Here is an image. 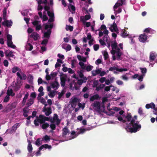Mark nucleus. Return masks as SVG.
<instances>
[{
  "instance_id": "obj_1",
  "label": "nucleus",
  "mask_w": 157,
  "mask_h": 157,
  "mask_svg": "<svg viewBox=\"0 0 157 157\" xmlns=\"http://www.w3.org/2000/svg\"><path fill=\"white\" fill-rule=\"evenodd\" d=\"M117 113L116 117L118 120L126 124L125 127L126 130L131 133L136 132L141 128V125L139 124V122L137 121V116H134L132 118L130 113L125 115L124 114V111L121 110Z\"/></svg>"
},
{
  "instance_id": "obj_2",
  "label": "nucleus",
  "mask_w": 157,
  "mask_h": 157,
  "mask_svg": "<svg viewBox=\"0 0 157 157\" xmlns=\"http://www.w3.org/2000/svg\"><path fill=\"white\" fill-rule=\"evenodd\" d=\"M45 11L44 12V14L43 16V21H45L48 20V17L46 15L47 13L48 16L50 17V18L48 21V24H47L44 25L45 26V29L46 30H48L50 29L52 27V25L51 24H50V22H52L54 21V14L53 11H48L49 9V7L48 6H45L44 7Z\"/></svg>"
},
{
  "instance_id": "obj_3",
  "label": "nucleus",
  "mask_w": 157,
  "mask_h": 157,
  "mask_svg": "<svg viewBox=\"0 0 157 157\" xmlns=\"http://www.w3.org/2000/svg\"><path fill=\"white\" fill-rule=\"evenodd\" d=\"M111 46L112 49L111 51V53L113 55V59L114 60L116 59V57L119 58L122 54V51L123 50V44H120L119 46V48L117 45V43L116 41H113Z\"/></svg>"
},
{
  "instance_id": "obj_4",
  "label": "nucleus",
  "mask_w": 157,
  "mask_h": 157,
  "mask_svg": "<svg viewBox=\"0 0 157 157\" xmlns=\"http://www.w3.org/2000/svg\"><path fill=\"white\" fill-rule=\"evenodd\" d=\"M77 57L79 61L78 64L82 69L85 70L87 71H89L92 70L93 68V66L90 65L86 66V65L84 64V63L86 61L87 59L89 58V56H87V57H84L80 55H78Z\"/></svg>"
},
{
  "instance_id": "obj_5",
  "label": "nucleus",
  "mask_w": 157,
  "mask_h": 157,
  "mask_svg": "<svg viewBox=\"0 0 157 157\" xmlns=\"http://www.w3.org/2000/svg\"><path fill=\"white\" fill-rule=\"evenodd\" d=\"M49 119L45 117L44 115H40L38 118L35 120L34 124L35 125L37 126L39 125V124L43 123L42 125V128L43 129H46L48 127H50V125L47 123H44L45 121H49Z\"/></svg>"
},
{
  "instance_id": "obj_6",
  "label": "nucleus",
  "mask_w": 157,
  "mask_h": 157,
  "mask_svg": "<svg viewBox=\"0 0 157 157\" xmlns=\"http://www.w3.org/2000/svg\"><path fill=\"white\" fill-rule=\"evenodd\" d=\"M74 132H72L70 134L67 128L65 127L63 130L62 136L63 137L67 138L66 140L73 139L77 136Z\"/></svg>"
},
{
  "instance_id": "obj_7",
  "label": "nucleus",
  "mask_w": 157,
  "mask_h": 157,
  "mask_svg": "<svg viewBox=\"0 0 157 157\" xmlns=\"http://www.w3.org/2000/svg\"><path fill=\"white\" fill-rule=\"evenodd\" d=\"M49 120L51 122L50 125L51 130H50L49 132L52 133L53 130L55 129L56 127L54 124H58L59 123L60 121L58 118V116L56 114H54L53 118H52L51 119H49Z\"/></svg>"
},
{
  "instance_id": "obj_8",
  "label": "nucleus",
  "mask_w": 157,
  "mask_h": 157,
  "mask_svg": "<svg viewBox=\"0 0 157 157\" xmlns=\"http://www.w3.org/2000/svg\"><path fill=\"white\" fill-rule=\"evenodd\" d=\"M91 105L94 109L98 112H103L104 110V106L99 101H94Z\"/></svg>"
},
{
  "instance_id": "obj_9",
  "label": "nucleus",
  "mask_w": 157,
  "mask_h": 157,
  "mask_svg": "<svg viewBox=\"0 0 157 157\" xmlns=\"http://www.w3.org/2000/svg\"><path fill=\"white\" fill-rule=\"evenodd\" d=\"M48 0H38V11L41 10L43 8V7L45 6H47V2ZM50 4L52 5L53 4L52 0H50Z\"/></svg>"
},
{
  "instance_id": "obj_10",
  "label": "nucleus",
  "mask_w": 157,
  "mask_h": 157,
  "mask_svg": "<svg viewBox=\"0 0 157 157\" xmlns=\"http://www.w3.org/2000/svg\"><path fill=\"white\" fill-rule=\"evenodd\" d=\"M42 32H44L43 31H42ZM51 32V29H48L46 32H44V39L41 43V44L43 45L44 46H46V44H47L48 41V39L50 36Z\"/></svg>"
},
{
  "instance_id": "obj_11",
  "label": "nucleus",
  "mask_w": 157,
  "mask_h": 157,
  "mask_svg": "<svg viewBox=\"0 0 157 157\" xmlns=\"http://www.w3.org/2000/svg\"><path fill=\"white\" fill-rule=\"evenodd\" d=\"M122 5V3H121L119 2H117L113 6L114 13L116 16L117 14L120 13L122 11L120 7Z\"/></svg>"
},
{
  "instance_id": "obj_12",
  "label": "nucleus",
  "mask_w": 157,
  "mask_h": 157,
  "mask_svg": "<svg viewBox=\"0 0 157 157\" xmlns=\"http://www.w3.org/2000/svg\"><path fill=\"white\" fill-rule=\"evenodd\" d=\"M6 14V11H4L3 13V18L4 20L2 24L5 26L8 27H10L12 25V21L11 20H8L6 19L5 16Z\"/></svg>"
},
{
  "instance_id": "obj_13",
  "label": "nucleus",
  "mask_w": 157,
  "mask_h": 157,
  "mask_svg": "<svg viewBox=\"0 0 157 157\" xmlns=\"http://www.w3.org/2000/svg\"><path fill=\"white\" fill-rule=\"evenodd\" d=\"M109 71H113L115 74L118 73L119 72L125 71H127L126 68H119L116 67H110L109 69Z\"/></svg>"
},
{
  "instance_id": "obj_14",
  "label": "nucleus",
  "mask_w": 157,
  "mask_h": 157,
  "mask_svg": "<svg viewBox=\"0 0 157 157\" xmlns=\"http://www.w3.org/2000/svg\"><path fill=\"white\" fill-rule=\"evenodd\" d=\"M6 37L8 46L12 48H16V46L15 45L13 44L12 41V36L8 34Z\"/></svg>"
},
{
  "instance_id": "obj_15",
  "label": "nucleus",
  "mask_w": 157,
  "mask_h": 157,
  "mask_svg": "<svg viewBox=\"0 0 157 157\" xmlns=\"http://www.w3.org/2000/svg\"><path fill=\"white\" fill-rule=\"evenodd\" d=\"M16 105V103L14 102L11 104H8L5 108V111L7 112L10 111L12 109L15 108Z\"/></svg>"
},
{
  "instance_id": "obj_16",
  "label": "nucleus",
  "mask_w": 157,
  "mask_h": 157,
  "mask_svg": "<svg viewBox=\"0 0 157 157\" xmlns=\"http://www.w3.org/2000/svg\"><path fill=\"white\" fill-rule=\"evenodd\" d=\"M28 144L27 147V149L29 152L28 153V155L29 157H31L33 156L34 155L32 153L33 151V147L29 140H28Z\"/></svg>"
},
{
  "instance_id": "obj_17",
  "label": "nucleus",
  "mask_w": 157,
  "mask_h": 157,
  "mask_svg": "<svg viewBox=\"0 0 157 157\" xmlns=\"http://www.w3.org/2000/svg\"><path fill=\"white\" fill-rule=\"evenodd\" d=\"M47 90L49 92L48 95L51 98H53L56 94V91L54 90H52L51 87L50 86H48Z\"/></svg>"
},
{
  "instance_id": "obj_18",
  "label": "nucleus",
  "mask_w": 157,
  "mask_h": 157,
  "mask_svg": "<svg viewBox=\"0 0 157 157\" xmlns=\"http://www.w3.org/2000/svg\"><path fill=\"white\" fill-rule=\"evenodd\" d=\"M139 41L142 43H144L147 42V36L145 34H143L140 35L139 37Z\"/></svg>"
},
{
  "instance_id": "obj_19",
  "label": "nucleus",
  "mask_w": 157,
  "mask_h": 157,
  "mask_svg": "<svg viewBox=\"0 0 157 157\" xmlns=\"http://www.w3.org/2000/svg\"><path fill=\"white\" fill-rule=\"evenodd\" d=\"M92 128L91 127H88L85 128H81L79 129L77 133L78 135L80 134H83L87 131L90 130Z\"/></svg>"
},
{
  "instance_id": "obj_20",
  "label": "nucleus",
  "mask_w": 157,
  "mask_h": 157,
  "mask_svg": "<svg viewBox=\"0 0 157 157\" xmlns=\"http://www.w3.org/2000/svg\"><path fill=\"white\" fill-rule=\"evenodd\" d=\"M33 25L36 27V30H39L41 28V26L40 22L37 21H35L32 22Z\"/></svg>"
},
{
  "instance_id": "obj_21",
  "label": "nucleus",
  "mask_w": 157,
  "mask_h": 157,
  "mask_svg": "<svg viewBox=\"0 0 157 157\" xmlns=\"http://www.w3.org/2000/svg\"><path fill=\"white\" fill-rule=\"evenodd\" d=\"M70 89L72 90H77L78 89V84L74 82L70 84Z\"/></svg>"
},
{
  "instance_id": "obj_22",
  "label": "nucleus",
  "mask_w": 157,
  "mask_h": 157,
  "mask_svg": "<svg viewBox=\"0 0 157 157\" xmlns=\"http://www.w3.org/2000/svg\"><path fill=\"white\" fill-rule=\"evenodd\" d=\"M157 56V54L156 53L154 52H152L150 53V60L151 62L152 61H153L156 57Z\"/></svg>"
},
{
  "instance_id": "obj_23",
  "label": "nucleus",
  "mask_w": 157,
  "mask_h": 157,
  "mask_svg": "<svg viewBox=\"0 0 157 157\" xmlns=\"http://www.w3.org/2000/svg\"><path fill=\"white\" fill-rule=\"evenodd\" d=\"M17 76L21 79H25L26 78V75L22 73L21 70V72H17Z\"/></svg>"
},
{
  "instance_id": "obj_24",
  "label": "nucleus",
  "mask_w": 157,
  "mask_h": 157,
  "mask_svg": "<svg viewBox=\"0 0 157 157\" xmlns=\"http://www.w3.org/2000/svg\"><path fill=\"white\" fill-rule=\"evenodd\" d=\"M5 54L6 57H11L13 58H15L14 52L12 51H6L5 52Z\"/></svg>"
},
{
  "instance_id": "obj_25",
  "label": "nucleus",
  "mask_w": 157,
  "mask_h": 157,
  "mask_svg": "<svg viewBox=\"0 0 157 157\" xmlns=\"http://www.w3.org/2000/svg\"><path fill=\"white\" fill-rule=\"evenodd\" d=\"M43 111L45 112V114L47 116L52 113L51 109L50 107L46 108V106H45L44 108Z\"/></svg>"
},
{
  "instance_id": "obj_26",
  "label": "nucleus",
  "mask_w": 157,
  "mask_h": 157,
  "mask_svg": "<svg viewBox=\"0 0 157 157\" xmlns=\"http://www.w3.org/2000/svg\"><path fill=\"white\" fill-rule=\"evenodd\" d=\"M109 29L111 32L115 31L117 32L118 31L117 25L115 23H113V24L111 25Z\"/></svg>"
},
{
  "instance_id": "obj_27",
  "label": "nucleus",
  "mask_w": 157,
  "mask_h": 157,
  "mask_svg": "<svg viewBox=\"0 0 157 157\" xmlns=\"http://www.w3.org/2000/svg\"><path fill=\"white\" fill-rule=\"evenodd\" d=\"M59 86V83L56 81H55L52 82L51 84V86L55 90L58 89Z\"/></svg>"
},
{
  "instance_id": "obj_28",
  "label": "nucleus",
  "mask_w": 157,
  "mask_h": 157,
  "mask_svg": "<svg viewBox=\"0 0 157 157\" xmlns=\"http://www.w3.org/2000/svg\"><path fill=\"white\" fill-rule=\"evenodd\" d=\"M91 18V16L90 15H86L85 16H82L80 17L81 21H86L90 19Z\"/></svg>"
},
{
  "instance_id": "obj_29",
  "label": "nucleus",
  "mask_w": 157,
  "mask_h": 157,
  "mask_svg": "<svg viewBox=\"0 0 157 157\" xmlns=\"http://www.w3.org/2000/svg\"><path fill=\"white\" fill-rule=\"evenodd\" d=\"M62 46L63 48L65 49L67 51H70L71 49V46L67 44H63L62 45Z\"/></svg>"
},
{
  "instance_id": "obj_30",
  "label": "nucleus",
  "mask_w": 157,
  "mask_h": 157,
  "mask_svg": "<svg viewBox=\"0 0 157 157\" xmlns=\"http://www.w3.org/2000/svg\"><path fill=\"white\" fill-rule=\"evenodd\" d=\"M101 31H103V33L105 34H108L109 31L106 29V27L104 25H102L101 27Z\"/></svg>"
},
{
  "instance_id": "obj_31",
  "label": "nucleus",
  "mask_w": 157,
  "mask_h": 157,
  "mask_svg": "<svg viewBox=\"0 0 157 157\" xmlns=\"http://www.w3.org/2000/svg\"><path fill=\"white\" fill-rule=\"evenodd\" d=\"M87 78L86 77H83V78H81L78 80V83L79 85H81L83 83H85L86 82Z\"/></svg>"
},
{
  "instance_id": "obj_32",
  "label": "nucleus",
  "mask_w": 157,
  "mask_h": 157,
  "mask_svg": "<svg viewBox=\"0 0 157 157\" xmlns=\"http://www.w3.org/2000/svg\"><path fill=\"white\" fill-rule=\"evenodd\" d=\"M25 48L26 50L28 51H31L33 48V46L28 41L25 46Z\"/></svg>"
},
{
  "instance_id": "obj_33",
  "label": "nucleus",
  "mask_w": 157,
  "mask_h": 157,
  "mask_svg": "<svg viewBox=\"0 0 157 157\" xmlns=\"http://www.w3.org/2000/svg\"><path fill=\"white\" fill-rule=\"evenodd\" d=\"M100 98L98 94H96L91 97L90 100V101H93L95 100L100 99Z\"/></svg>"
},
{
  "instance_id": "obj_34",
  "label": "nucleus",
  "mask_w": 157,
  "mask_h": 157,
  "mask_svg": "<svg viewBox=\"0 0 157 157\" xmlns=\"http://www.w3.org/2000/svg\"><path fill=\"white\" fill-rule=\"evenodd\" d=\"M50 136L46 135L43 137L42 141H44V143H48L50 141Z\"/></svg>"
},
{
  "instance_id": "obj_35",
  "label": "nucleus",
  "mask_w": 157,
  "mask_h": 157,
  "mask_svg": "<svg viewBox=\"0 0 157 157\" xmlns=\"http://www.w3.org/2000/svg\"><path fill=\"white\" fill-rule=\"evenodd\" d=\"M30 36L34 39L35 40H37L39 38V35L36 32H34L30 35Z\"/></svg>"
},
{
  "instance_id": "obj_36",
  "label": "nucleus",
  "mask_w": 157,
  "mask_h": 157,
  "mask_svg": "<svg viewBox=\"0 0 157 157\" xmlns=\"http://www.w3.org/2000/svg\"><path fill=\"white\" fill-rule=\"evenodd\" d=\"M47 148L49 149H50L52 148V146L51 145H49L47 144L41 145L39 149L40 150H42L43 148Z\"/></svg>"
},
{
  "instance_id": "obj_37",
  "label": "nucleus",
  "mask_w": 157,
  "mask_h": 157,
  "mask_svg": "<svg viewBox=\"0 0 157 157\" xmlns=\"http://www.w3.org/2000/svg\"><path fill=\"white\" fill-rule=\"evenodd\" d=\"M78 101V99L77 98L75 97L72 98L70 101L72 106H73V105H75Z\"/></svg>"
},
{
  "instance_id": "obj_38",
  "label": "nucleus",
  "mask_w": 157,
  "mask_h": 157,
  "mask_svg": "<svg viewBox=\"0 0 157 157\" xmlns=\"http://www.w3.org/2000/svg\"><path fill=\"white\" fill-rule=\"evenodd\" d=\"M129 33L128 32L125 31V30H122V33L121 34V36L124 38L125 37L127 36H128L129 38H130V36L129 35Z\"/></svg>"
},
{
  "instance_id": "obj_39",
  "label": "nucleus",
  "mask_w": 157,
  "mask_h": 157,
  "mask_svg": "<svg viewBox=\"0 0 157 157\" xmlns=\"http://www.w3.org/2000/svg\"><path fill=\"white\" fill-rule=\"evenodd\" d=\"M68 7L69 10L72 13H75V9L74 6L70 4L68 6Z\"/></svg>"
},
{
  "instance_id": "obj_40",
  "label": "nucleus",
  "mask_w": 157,
  "mask_h": 157,
  "mask_svg": "<svg viewBox=\"0 0 157 157\" xmlns=\"http://www.w3.org/2000/svg\"><path fill=\"white\" fill-rule=\"evenodd\" d=\"M7 94L8 95H10L13 96L14 95V94L13 92V90L12 89L9 87L7 91Z\"/></svg>"
},
{
  "instance_id": "obj_41",
  "label": "nucleus",
  "mask_w": 157,
  "mask_h": 157,
  "mask_svg": "<svg viewBox=\"0 0 157 157\" xmlns=\"http://www.w3.org/2000/svg\"><path fill=\"white\" fill-rule=\"evenodd\" d=\"M39 101L41 102L42 103L45 105V106H46L47 105V104L46 103V101L42 97L38 98Z\"/></svg>"
},
{
  "instance_id": "obj_42",
  "label": "nucleus",
  "mask_w": 157,
  "mask_h": 157,
  "mask_svg": "<svg viewBox=\"0 0 157 157\" xmlns=\"http://www.w3.org/2000/svg\"><path fill=\"white\" fill-rule=\"evenodd\" d=\"M12 71L13 73H15L17 71L18 72H21V69L17 67H15L12 68Z\"/></svg>"
},
{
  "instance_id": "obj_43",
  "label": "nucleus",
  "mask_w": 157,
  "mask_h": 157,
  "mask_svg": "<svg viewBox=\"0 0 157 157\" xmlns=\"http://www.w3.org/2000/svg\"><path fill=\"white\" fill-rule=\"evenodd\" d=\"M110 87L111 88H112L111 90L113 91H116V93H118L119 91V89L117 88V87L114 86L112 85H110Z\"/></svg>"
},
{
  "instance_id": "obj_44",
  "label": "nucleus",
  "mask_w": 157,
  "mask_h": 157,
  "mask_svg": "<svg viewBox=\"0 0 157 157\" xmlns=\"http://www.w3.org/2000/svg\"><path fill=\"white\" fill-rule=\"evenodd\" d=\"M102 54L103 55L105 59L106 60L108 59L109 58V56L108 53L105 51H102Z\"/></svg>"
},
{
  "instance_id": "obj_45",
  "label": "nucleus",
  "mask_w": 157,
  "mask_h": 157,
  "mask_svg": "<svg viewBox=\"0 0 157 157\" xmlns=\"http://www.w3.org/2000/svg\"><path fill=\"white\" fill-rule=\"evenodd\" d=\"M85 26L86 27H89L91 25V23L90 22H86V21H81Z\"/></svg>"
},
{
  "instance_id": "obj_46",
  "label": "nucleus",
  "mask_w": 157,
  "mask_h": 157,
  "mask_svg": "<svg viewBox=\"0 0 157 157\" xmlns=\"http://www.w3.org/2000/svg\"><path fill=\"white\" fill-rule=\"evenodd\" d=\"M65 78L63 76H62L61 77V85L63 86H64L65 85Z\"/></svg>"
},
{
  "instance_id": "obj_47",
  "label": "nucleus",
  "mask_w": 157,
  "mask_h": 157,
  "mask_svg": "<svg viewBox=\"0 0 157 157\" xmlns=\"http://www.w3.org/2000/svg\"><path fill=\"white\" fill-rule=\"evenodd\" d=\"M42 141L40 138L38 139L35 142V144L37 146H40L42 144Z\"/></svg>"
},
{
  "instance_id": "obj_48",
  "label": "nucleus",
  "mask_w": 157,
  "mask_h": 157,
  "mask_svg": "<svg viewBox=\"0 0 157 157\" xmlns=\"http://www.w3.org/2000/svg\"><path fill=\"white\" fill-rule=\"evenodd\" d=\"M65 93V91L64 90H62L61 92H59L58 93L59 99L61 98Z\"/></svg>"
},
{
  "instance_id": "obj_49",
  "label": "nucleus",
  "mask_w": 157,
  "mask_h": 157,
  "mask_svg": "<svg viewBox=\"0 0 157 157\" xmlns=\"http://www.w3.org/2000/svg\"><path fill=\"white\" fill-rule=\"evenodd\" d=\"M19 126V123H16L13 125L12 127V130L13 131H15L17 128H18Z\"/></svg>"
},
{
  "instance_id": "obj_50",
  "label": "nucleus",
  "mask_w": 157,
  "mask_h": 157,
  "mask_svg": "<svg viewBox=\"0 0 157 157\" xmlns=\"http://www.w3.org/2000/svg\"><path fill=\"white\" fill-rule=\"evenodd\" d=\"M29 95V93H27L25 95L23 98V103H24V105L25 104V103L26 101V100L28 98Z\"/></svg>"
},
{
  "instance_id": "obj_51",
  "label": "nucleus",
  "mask_w": 157,
  "mask_h": 157,
  "mask_svg": "<svg viewBox=\"0 0 157 157\" xmlns=\"http://www.w3.org/2000/svg\"><path fill=\"white\" fill-rule=\"evenodd\" d=\"M95 26V21H93L91 23L90 26L91 28V29L92 31H94V27Z\"/></svg>"
},
{
  "instance_id": "obj_52",
  "label": "nucleus",
  "mask_w": 157,
  "mask_h": 157,
  "mask_svg": "<svg viewBox=\"0 0 157 157\" xmlns=\"http://www.w3.org/2000/svg\"><path fill=\"white\" fill-rule=\"evenodd\" d=\"M66 29L67 30H69L70 31H72L73 29V28L72 26H71L67 25Z\"/></svg>"
},
{
  "instance_id": "obj_53",
  "label": "nucleus",
  "mask_w": 157,
  "mask_h": 157,
  "mask_svg": "<svg viewBox=\"0 0 157 157\" xmlns=\"http://www.w3.org/2000/svg\"><path fill=\"white\" fill-rule=\"evenodd\" d=\"M110 85L109 86H106L104 88V91L105 92L109 91L110 90Z\"/></svg>"
},
{
  "instance_id": "obj_54",
  "label": "nucleus",
  "mask_w": 157,
  "mask_h": 157,
  "mask_svg": "<svg viewBox=\"0 0 157 157\" xmlns=\"http://www.w3.org/2000/svg\"><path fill=\"white\" fill-rule=\"evenodd\" d=\"M85 105V104L84 103H83L82 104L79 103H78V106H79V108H82V109H83L84 108Z\"/></svg>"
},
{
  "instance_id": "obj_55",
  "label": "nucleus",
  "mask_w": 157,
  "mask_h": 157,
  "mask_svg": "<svg viewBox=\"0 0 157 157\" xmlns=\"http://www.w3.org/2000/svg\"><path fill=\"white\" fill-rule=\"evenodd\" d=\"M140 69L141 72L143 74H144L145 75V74L147 72L146 69L145 68H140Z\"/></svg>"
},
{
  "instance_id": "obj_56",
  "label": "nucleus",
  "mask_w": 157,
  "mask_h": 157,
  "mask_svg": "<svg viewBox=\"0 0 157 157\" xmlns=\"http://www.w3.org/2000/svg\"><path fill=\"white\" fill-rule=\"evenodd\" d=\"M144 76V74H143L140 76H139L138 78V79L141 82L143 81V79Z\"/></svg>"
},
{
  "instance_id": "obj_57",
  "label": "nucleus",
  "mask_w": 157,
  "mask_h": 157,
  "mask_svg": "<svg viewBox=\"0 0 157 157\" xmlns=\"http://www.w3.org/2000/svg\"><path fill=\"white\" fill-rule=\"evenodd\" d=\"M41 150H40L39 148L38 149V151L36 152L34 155H35L36 156H38L40 155L41 153L40 152Z\"/></svg>"
},
{
  "instance_id": "obj_58",
  "label": "nucleus",
  "mask_w": 157,
  "mask_h": 157,
  "mask_svg": "<svg viewBox=\"0 0 157 157\" xmlns=\"http://www.w3.org/2000/svg\"><path fill=\"white\" fill-rule=\"evenodd\" d=\"M9 96L10 95H8L7 94V95H6V97H5V98L4 100V102H7L9 101V99H10Z\"/></svg>"
},
{
  "instance_id": "obj_59",
  "label": "nucleus",
  "mask_w": 157,
  "mask_h": 157,
  "mask_svg": "<svg viewBox=\"0 0 157 157\" xmlns=\"http://www.w3.org/2000/svg\"><path fill=\"white\" fill-rule=\"evenodd\" d=\"M41 51H40V52L43 53V52L45 51L46 50V48L45 47V46H44L41 47Z\"/></svg>"
},
{
  "instance_id": "obj_60",
  "label": "nucleus",
  "mask_w": 157,
  "mask_h": 157,
  "mask_svg": "<svg viewBox=\"0 0 157 157\" xmlns=\"http://www.w3.org/2000/svg\"><path fill=\"white\" fill-rule=\"evenodd\" d=\"M33 103V100L32 99H30V100H29L28 102L27 103V105L28 106H30Z\"/></svg>"
},
{
  "instance_id": "obj_61",
  "label": "nucleus",
  "mask_w": 157,
  "mask_h": 157,
  "mask_svg": "<svg viewBox=\"0 0 157 157\" xmlns=\"http://www.w3.org/2000/svg\"><path fill=\"white\" fill-rule=\"evenodd\" d=\"M78 74L80 77L81 78H83V77H85L84 76L83 73L81 71H79L78 72Z\"/></svg>"
},
{
  "instance_id": "obj_62",
  "label": "nucleus",
  "mask_w": 157,
  "mask_h": 157,
  "mask_svg": "<svg viewBox=\"0 0 157 157\" xmlns=\"http://www.w3.org/2000/svg\"><path fill=\"white\" fill-rule=\"evenodd\" d=\"M106 78L105 77H102L101 78L99 81L101 83H103L105 81Z\"/></svg>"
},
{
  "instance_id": "obj_63",
  "label": "nucleus",
  "mask_w": 157,
  "mask_h": 157,
  "mask_svg": "<svg viewBox=\"0 0 157 157\" xmlns=\"http://www.w3.org/2000/svg\"><path fill=\"white\" fill-rule=\"evenodd\" d=\"M101 63V60L100 59H98L95 61V63L97 65H98L99 64Z\"/></svg>"
},
{
  "instance_id": "obj_64",
  "label": "nucleus",
  "mask_w": 157,
  "mask_h": 157,
  "mask_svg": "<svg viewBox=\"0 0 157 157\" xmlns=\"http://www.w3.org/2000/svg\"><path fill=\"white\" fill-rule=\"evenodd\" d=\"M3 64L5 66L7 67L8 65V61L6 60H4L3 62Z\"/></svg>"
}]
</instances>
